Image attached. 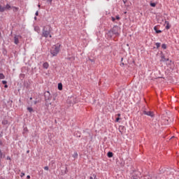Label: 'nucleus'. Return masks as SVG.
<instances>
[{
    "mask_svg": "<svg viewBox=\"0 0 179 179\" xmlns=\"http://www.w3.org/2000/svg\"><path fill=\"white\" fill-rule=\"evenodd\" d=\"M36 103H37V102H36V101H35L34 104H36Z\"/></svg>",
    "mask_w": 179,
    "mask_h": 179,
    "instance_id": "nucleus-39",
    "label": "nucleus"
},
{
    "mask_svg": "<svg viewBox=\"0 0 179 179\" xmlns=\"http://www.w3.org/2000/svg\"><path fill=\"white\" fill-rule=\"evenodd\" d=\"M5 78V76L3 73H0V80H3Z\"/></svg>",
    "mask_w": 179,
    "mask_h": 179,
    "instance_id": "nucleus-14",
    "label": "nucleus"
},
{
    "mask_svg": "<svg viewBox=\"0 0 179 179\" xmlns=\"http://www.w3.org/2000/svg\"><path fill=\"white\" fill-rule=\"evenodd\" d=\"M0 163H1V159H0Z\"/></svg>",
    "mask_w": 179,
    "mask_h": 179,
    "instance_id": "nucleus-45",
    "label": "nucleus"
},
{
    "mask_svg": "<svg viewBox=\"0 0 179 179\" xmlns=\"http://www.w3.org/2000/svg\"><path fill=\"white\" fill-rule=\"evenodd\" d=\"M115 20H116V18H115V17H112V21H113V22H115Z\"/></svg>",
    "mask_w": 179,
    "mask_h": 179,
    "instance_id": "nucleus-25",
    "label": "nucleus"
},
{
    "mask_svg": "<svg viewBox=\"0 0 179 179\" xmlns=\"http://www.w3.org/2000/svg\"><path fill=\"white\" fill-rule=\"evenodd\" d=\"M2 155H3V154L1 152V150H0V159H1V158H2Z\"/></svg>",
    "mask_w": 179,
    "mask_h": 179,
    "instance_id": "nucleus-21",
    "label": "nucleus"
},
{
    "mask_svg": "<svg viewBox=\"0 0 179 179\" xmlns=\"http://www.w3.org/2000/svg\"><path fill=\"white\" fill-rule=\"evenodd\" d=\"M5 88H7L8 87V85L6 84L5 86H4Z\"/></svg>",
    "mask_w": 179,
    "mask_h": 179,
    "instance_id": "nucleus-32",
    "label": "nucleus"
},
{
    "mask_svg": "<svg viewBox=\"0 0 179 179\" xmlns=\"http://www.w3.org/2000/svg\"><path fill=\"white\" fill-rule=\"evenodd\" d=\"M69 60H71V58H69Z\"/></svg>",
    "mask_w": 179,
    "mask_h": 179,
    "instance_id": "nucleus-41",
    "label": "nucleus"
},
{
    "mask_svg": "<svg viewBox=\"0 0 179 179\" xmlns=\"http://www.w3.org/2000/svg\"><path fill=\"white\" fill-rule=\"evenodd\" d=\"M7 159L10 160V157H7Z\"/></svg>",
    "mask_w": 179,
    "mask_h": 179,
    "instance_id": "nucleus-33",
    "label": "nucleus"
},
{
    "mask_svg": "<svg viewBox=\"0 0 179 179\" xmlns=\"http://www.w3.org/2000/svg\"><path fill=\"white\" fill-rule=\"evenodd\" d=\"M25 176V174L24 173H21V175H20V176L22 178L23 176Z\"/></svg>",
    "mask_w": 179,
    "mask_h": 179,
    "instance_id": "nucleus-28",
    "label": "nucleus"
},
{
    "mask_svg": "<svg viewBox=\"0 0 179 179\" xmlns=\"http://www.w3.org/2000/svg\"><path fill=\"white\" fill-rule=\"evenodd\" d=\"M150 6H151V7L155 8L156 6V3H150Z\"/></svg>",
    "mask_w": 179,
    "mask_h": 179,
    "instance_id": "nucleus-16",
    "label": "nucleus"
},
{
    "mask_svg": "<svg viewBox=\"0 0 179 179\" xmlns=\"http://www.w3.org/2000/svg\"><path fill=\"white\" fill-rule=\"evenodd\" d=\"M60 43H57L51 48L50 53L52 55V57H56L59 54L60 51Z\"/></svg>",
    "mask_w": 179,
    "mask_h": 179,
    "instance_id": "nucleus-3",
    "label": "nucleus"
},
{
    "mask_svg": "<svg viewBox=\"0 0 179 179\" xmlns=\"http://www.w3.org/2000/svg\"><path fill=\"white\" fill-rule=\"evenodd\" d=\"M116 20H120V17L119 15H116Z\"/></svg>",
    "mask_w": 179,
    "mask_h": 179,
    "instance_id": "nucleus-20",
    "label": "nucleus"
},
{
    "mask_svg": "<svg viewBox=\"0 0 179 179\" xmlns=\"http://www.w3.org/2000/svg\"><path fill=\"white\" fill-rule=\"evenodd\" d=\"M38 8H40V7H41L40 4H38Z\"/></svg>",
    "mask_w": 179,
    "mask_h": 179,
    "instance_id": "nucleus-38",
    "label": "nucleus"
},
{
    "mask_svg": "<svg viewBox=\"0 0 179 179\" xmlns=\"http://www.w3.org/2000/svg\"><path fill=\"white\" fill-rule=\"evenodd\" d=\"M121 116V114H117V117H120Z\"/></svg>",
    "mask_w": 179,
    "mask_h": 179,
    "instance_id": "nucleus-34",
    "label": "nucleus"
},
{
    "mask_svg": "<svg viewBox=\"0 0 179 179\" xmlns=\"http://www.w3.org/2000/svg\"><path fill=\"white\" fill-rule=\"evenodd\" d=\"M108 157H110V158L113 157V153L111 152H109L108 153Z\"/></svg>",
    "mask_w": 179,
    "mask_h": 179,
    "instance_id": "nucleus-12",
    "label": "nucleus"
},
{
    "mask_svg": "<svg viewBox=\"0 0 179 179\" xmlns=\"http://www.w3.org/2000/svg\"><path fill=\"white\" fill-rule=\"evenodd\" d=\"M72 59H73V60H75V57H73Z\"/></svg>",
    "mask_w": 179,
    "mask_h": 179,
    "instance_id": "nucleus-36",
    "label": "nucleus"
},
{
    "mask_svg": "<svg viewBox=\"0 0 179 179\" xmlns=\"http://www.w3.org/2000/svg\"><path fill=\"white\" fill-rule=\"evenodd\" d=\"M2 83L6 85L7 84V82L5 81V80H3V81H2Z\"/></svg>",
    "mask_w": 179,
    "mask_h": 179,
    "instance_id": "nucleus-22",
    "label": "nucleus"
},
{
    "mask_svg": "<svg viewBox=\"0 0 179 179\" xmlns=\"http://www.w3.org/2000/svg\"><path fill=\"white\" fill-rule=\"evenodd\" d=\"M36 15L38 16V11H36Z\"/></svg>",
    "mask_w": 179,
    "mask_h": 179,
    "instance_id": "nucleus-30",
    "label": "nucleus"
},
{
    "mask_svg": "<svg viewBox=\"0 0 179 179\" xmlns=\"http://www.w3.org/2000/svg\"><path fill=\"white\" fill-rule=\"evenodd\" d=\"M123 60V59L122 58V61Z\"/></svg>",
    "mask_w": 179,
    "mask_h": 179,
    "instance_id": "nucleus-44",
    "label": "nucleus"
},
{
    "mask_svg": "<svg viewBox=\"0 0 179 179\" xmlns=\"http://www.w3.org/2000/svg\"><path fill=\"white\" fill-rule=\"evenodd\" d=\"M52 31V28L50 27V25H45L43 29L42 36L45 38L50 37L51 38L52 35L50 34Z\"/></svg>",
    "mask_w": 179,
    "mask_h": 179,
    "instance_id": "nucleus-1",
    "label": "nucleus"
},
{
    "mask_svg": "<svg viewBox=\"0 0 179 179\" xmlns=\"http://www.w3.org/2000/svg\"><path fill=\"white\" fill-rule=\"evenodd\" d=\"M35 20H36V17H35Z\"/></svg>",
    "mask_w": 179,
    "mask_h": 179,
    "instance_id": "nucleus-42",
    "label": "nucleus"
},
{
    "mask_svg": "<svg viewBox=\"0 0 179 179\" xmlns=\"http://www.w3.org/2000/svg\"><path fill=\"white\" fill-rule=\"evenodd\" d=\"M73 157H78V153L76 152L75 155H73Z\"/></svg>",
    "mask_w": 179,
    "mask_h": 179,
    "instance_id": "nucleus-29",
    "label": "nucleus"
},
{
    "mask_svg": "<svg viewBox=\"0 0 179 179\" xmlns=\"http://www.w3.org/2000/svg\"><path fill=\"white\" fill-rule=\"evenodd\" d=\"M27 110H28L30 113H31V112L33 111V109H32L31 108H28Z\"/></svg>",
    "mask_w": 179,
    "mask_h": 179,
    "instance_id": "nucleus-19",
    "label": "nucleus"
},
{
    "mask_svg": "<svg viewBox=\"0 0 179 179\" xmlns=\"http://www.w3.org/2000/svg\"><path fill=\"white\" fill-rule=\"evenodd\" d=\"M48 94H50V92H48Z\"/></svg>",
    "mask_w": 179,
    "mask_h": 179,
    "instance_id": "nucleus-43",
    "label": "nucleus"
},
{
    "mask_svg": "<svg viewBox=\"0 0 179 179\" xmlns=\"http://www.w3.org/2000/svg\"><path fill=\"white\" fill-rule=\"evenodd\" d=\"M49 67V64L48 63L45 62L43 64V68L45 69H48Z\"/></svg>",
    "mask_w": 179,
    "mask_h": 179,
    "instance_id": "nucleus-11",
    "label": "nucleus"
},
{
    "mask_svg": "<svg viewBox=\"0 0 179 179\" xmlns=\"http://www.w3.org/2000/svg\"><path fill=\"white\" fill-rule=\"evenodd\" d=\"M144 114L148 115V116H151L153 117L154 116V113L152 112L148 111V112H144Z\"/></svg>",
    "mask_w": 179,
    "mask_h": 179,
    "instance_id": "nucleus-7",
    "label": "nucleus"
},
{
    "mask_svg": "<svg viewBox=\"0 0 179 179\" xmlns=\"http://www.w3.org/2000/svg\"><path fill=\"white\" fill-rule=\"evenodd\" d=\"M7 123H8V122L6 120L2 122V124H6Z\"/></svg>",
    "mask_w": 179,
    "mask_h": 179,
    "instance_id": "nucleus-23",
    "label": "nucleus"
},
{
    "mask_svg": "<svg viewBox=\"0 0 179 179\" xmlns=\"http://www.w3.org/2000/svg\"><path fill=\"white\" fill-rule=\"evenodd\" d=\"M47 2H49L51 4L52 2V0H47Z\"/></svg>",
    "mask_w": 179,
    "mask_h": 179,
    "instance_id": "nucleus-26",
    "label": "nucleus"
},
{
    "mask_svg": "<svg viewBox=\"0 0 179 179\" xmlns=\"http://www.w3.org/2000/svg\"><path fill=\"white\" fill-rule=\"evenodd\" d=\"M162 48H163L164 50L166 49V45H165V43H163V44H162Z\"/></svg>",
    "mask_w": 179,
    "mask_h": 179,
    "instance_id": "nucleus-18",
    "label": "nucleus"
},
{
    "mask_svg": "<svg viewBox=\"0 0 179 179\" xmlns=\"http://www.w3.org/2000/svg\"><path fill=\"white\" fill-rule=\"evenodd\" d=\"M90 61L92 62H94V59H90Z\"/></svg>",
    "mask_w": 179,
    "mask_h": 179,
    "instance_id": "nucleus-31",
    "label": "nucleus"
},
{
    "mask_svg": "<svg viewBox=\"0 0 179 179\" xmlns=\"http://www.w3.org/2000/svg\"><path fill=\"white\" fill-rule=\"evenodd\" d=\"M10 9H12V7L10 6V4H6L5 6V10H10Z\"/></svg>",
    "mask_w": 179,
    "mask_h": 179,
    "instance_id": "nucleus-8",
    "label": "nucleus"
},
{
    "mask_svg": "<svg viewBox=\"0 0 179 179\" xmlns=\"http://www.w3.org/2000/svg\"><path fill=\"white\" fill-rule=\"evenodd\" d=\"M44 169L46 170V171H48V170H49V168H48V166H45V167H44Z\"/></svg>",
    "mask_w": 179,
    "mask_h": 179,
    "instance_id": "nucleus-24",
    "label": "nucleus"
},
{
    "mask_svg": "<svg viewBox=\"0 0 179 179\" xmlns=\"http://www.w3.org/2000/svg\"><path fill=\"white\" fill-rule=\"evenodd\" d=\"M165 24H166V25L165 27L166 29H167V30L170 29H171V25H170L169 21H165Z\"/></svg>",
    "mask_w": 179,
    "mask_h": 179,
    "instance_id": "nucleus-5",
    "label": "nucleus"
},
{
    "mask_svg": "<svg viewBox=\"0 0 179 179\" xmlns=\"http://www.w3.org/2000/svg\"><path fill=\"white\" fill-rule=\"evenodd\" d=\"M90 179H94V178H93V177L91 176V177H90Z\"/></svg>",
    "mask_w": 179,
    "mask_h": 179,
    "instance_id": "nucleus-37",
    "label": "nucleus"
},
{
    "mask_svg": "<svg viewBox=\"0 0 179 179\" xmlns=\"http://www.w3.org/2000/svg\"><path fill=\"white\" fill-rule=\"evenodd\" d=\"M22 38L21 35H15V36H14V43L15 45H18L19 44V40Z\"/></svg>",
    "mask_w": 179,
    "mask_h": 179,
    "instance_id": "nucleus-4",
    "label": "nucleus"
},
{
    "mask_svg": "<svg viewBox=\"0 0 179 179\" xmlns=\"http://www.w3.org/2000/svg\"><path fill=\"white\" fill-rule=\"evenodd\" d=\"M28 179H29L31 177H30V176H27V177Z\"/></svg>",
    "mask_w": 179,
    "mask_h": 179,
    "instance_id": "nucleus-35",
    "label": "nucleus"
},
{
    "mask_svg": "<svg viewBox=\"0 0 179 179\" xmlns=\"http://www.w3.org/2000/svg\"><path fill=\"white\" fill-rule=\"evenodd\" d=\"M120 28L117 27V25H115L109 31V32L107 34L108 38H111L113 36H120Z\"/></svg>",
    "mask_w": 179,
    "mask_h": 179,
    "instance_id": "nucleus-2",
    "label": "nucleus"
},
{
    "mask_svg": "<svg viewBox=\"0 0 179 179\" xmlns=\"http://www.w3.org/2000/svg\"><path fill=\"white\" fill-rule=\"evenodd\" d=\"M134 179H136V178H134Z\"/></svg>",
    "mask_w": 179,
    "mask_h": 179,
    "instance_id": "nucleus-46",
    "label": "nucleus"
},
{
    "mask_svg": "<svg viewBox=\"0 0 179 179\" xmlns=\"http://www.w3.org/2000/svg\"><path fill=\"white\" fill-rule=\"evenodd\" d=\"M6 10L5 7H3V6H1L0 4V12L3 13Z\"/></svg>",
    "mask_w": 179,
    "mask_h": 179,
    "instance_id": "nucleus-9",
    "label": "nucleus"
},
{
    "mask_svg": "<svg viewBox=\"0 0 179 179\" xmlns=\"http://www.w3.org/2000/svg\"><path fill=\"white\" fill-rule=\"evenodd\" d=\"M58 89H59V90H62V85L61 83H59V84L58 85Z\"/></svg>",
    "mask_w": 179,
    "mask_h": 179,
    "instance_id": "nucleus-15",
    "label": "nucleus"
},
{
    "mask_svg": "<svg viewBox=\"0 0 179 179\" xmlns=\"http://www.w3.org/2000/svg\"><path fill=\"white\" fill-rule=\"evenodd\" d=\"M154 30L155 31V32H156L157 34H160V33H162V31L158 30L157 28V27H154Z\"/></svg>",
    "mask_w": 179,
    "mask_h": 179,
    "instance_id": "nucleus-10",
    "label": "nucleus"
},
{
    "mask_svg": "<svg viewBox=\"0 0 179 179\" xmlns=\"http://www.w3.org/2000/svg\"><path fill=\"white\" fill-rule=\"evenodd\" d=\"M12 9L13 12H17L19 10L18 7H12Z\"/></svg>",
    "mask_w": 179,
    "mask_h": 179,
    "instance_id": "nucleus-13",
    "label": "nucleus"
},
{
    "mask_svg": "<svg viewBox=\"0 0 179 179\" xmlns=\"http://www.w3.org/2000/svg\"><path fill=\"white\" fill-rule=\"evenodd\" d=\"M155 45L157 46V48H159L161 45V43H155Z\"/></svg>",
    "mask_w": 179,
    "mask_h": 179,
    "instance_id": "nucleus-17",
    "label": "nucleus"
},
{
    "mask_svg": "<svg viewBox=\"0 0 179 179\" xmlns=\"http://www.w3.org/2000/svg\"><path fill=\"white\" fill-rule=\"evenodd\" d=\"M169 59H166L165 56L164 55H161V62H166V61H169Z\"/></svg>",
    "mask_w": 179,
    "mask_h": 179,
    "instance_id": "nucleus-6",
    "label": "nucleus"
},
{
    "mask_svg": "<svg viewBox=\"0 0 179 179\" xmlns=\"http://www.w3.org/2000/svg\"><path fill=\"white\" fill-rule=\"evenodd\" d=\"M30 100H32V97L30 98Z\"/></svg>",
    "mask_w": 179,
    "mask_h": 179,
    "instance_id": "nucleus-40",
    "label": "nucleus"
},
{
    "mask_svg": "<svg viewBox=\"0 0 179 179\" xmlns=\"http://www.w3.org/2000/svg\"><path fill=\"white\" fill-rule=\"evenodd\" d=\"M120 120V117L116 118V122H118Z\"/></svg>",
    "mask_w": 179,
    "mask_h": 179,
    "instance_id": "nucleus-27",
    "label": "nucleus"
}]
</instances>
